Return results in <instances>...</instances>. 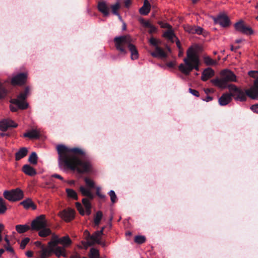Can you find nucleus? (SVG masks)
Segmentation results:
<instances>
[{"mask_svg": "<svg viewBox=\"0 0 258 258\" xmlns=\"http://www.w3.org/2000/svg\"><path fill=\"white\" fill-rule=\"evenodd\" d=\"M58 155V165L60 169L76 170L78 173H87L91 171L92 164L87 159H80L78 155H84V152L78 148H69L63 145L56 147Z\"/></svg>", "mask_w": 258, "mask_h": 258, "instance_id": "1", "label": "nucleus"}, {"mask_svg": "<svg viewBox=\"0 0 258 258\" xmlns=\"http://www.w3.org/2000/svg\"><path fill=\"white\" fill-rule=\"evenodd\" d=\"M184 63L178 66L179 70L185 75H188L194 70H199L200 60L195 48L189 47L186 52V57L183 59Z\"/></svg>", "mask_w": 258, "mask_h": 258, "instance_id": "2", "label": "nucleus"}, {"mask_svg": "<svg viewBox=\"0 0 258 258\" xmlns=\"http://www.w3.org/2000/svg\"><path fill=\"white\" fill-rule=\"evenodd\" d=\"M114 41L116 49L124 55L127 53L125 47L127 46L128 48L129 45L132 44V39L130 35L116 37L114 39Z\"/></svg>", "mask_w": 258, "mask_h": 258, "instance_id": "3", "label": "nucleus"}, {"mask_svg": "<svg viewBox=\"0 0 258 258\" xmlns=\"http://www.w3.org/2000/svg\"><path fill=\"white\" fill-rule=\"evenodd\" d=\"M228 88L230 92L231 93L232 97H233L236 100L240 101H245L247 96H248L247 94V91L249 89L246 90V91L244 92L243 90L237 88L234 85H229Z\"/></svg>", "mask_w": 258, "mask_h": 258, "instance_id": "4", "label": "nucleus"}, {"mask_svg": "<svg viewBox=\"0 0 258 258\" xmlns=\"http://www.w3.org/2000/svg\"><path fill=\"white\" fill-rule=\"evenodd\" d=\"M248 75L254 78L255 80L254 82V85L249 89L247 94L249 97L252 99L258 98V71H251L248 72Z\"/></svg>", "mask_w": 258, "mask_h": 258, "instance_id": "5", "label": "nucleus"}, {"mask_svg": "<svg viewBox=\"0 0 258 258\" xmlns=\"http://www.w3.org/2000/svg\"><path fill=\"white\" fill-rule=\"evenodd\" d=\"M4 196L9 201L15 202L23 199L24 194L22 190L19 188H16L10 191H5Z\"/></svg>", "mask_w": 258, "mask_h": 258, "instance_id": "6", "label": "nucleus"}, {"mask_svg": "<svg viewBox=\"0 0 258 258\" xmlns=\"http://www.w3.org/2000/svg\"><path fill=\"white\" fill-rule=\"evenodd\" d=\"M29 92V88H26L24 93H20L17 98L13 99L11 100V103L17 105L19 108L24 109L28 107V104L25 101V99L27 97V94Z\"/></svg>", "mask_w": 258, "mask_h": 258, "instance_id": "7", "label": "nucleus"}, {"mask_svg": "<svg viewBox=\"0 0 258 258\" xmlns=\"http://www.w3.org/2000/svg\"><path fill=\"white\" fill-rule=\"evenodd\" d=\"M47 226V221L44 215L37 217L31 222V229L38 231L42 228Z\"/></svg>", "mask_w": 258, "mask_h": 258, "instance_id": "8", "label": "nucleus"}, {"mask_svg": "<svg viewBox=\"0 0 258 258\" xmlns=\"http://www.w3.org/2000/svg\"><path fill=\"white\" fill-rule=\"evenodd\" d=\"M90 200H90L89 198H84L82 199L83 204L86 209L85 212L84 211L81 203L79 202L76 203V208L81 215H84L85 213L88 215L91 214V204L90 203Z\"/></svg>", "mask_w": 258, "mask_h": 258, "instance_id": "9", "label": "nucleus"}, {"mask_svg": "<svg viewBox=\"0 0 258 258\" xmlns=\"http://www.w3.org/2000/svg\"><path fill=\"white\" fill-rule=\"evenodd\" d=\"M101 231H97L94 232L93 234L91 235V239L88 242H86L85 246H91L95 243H97L102 245L103 246H105V243L104 242H102L101 240Z\"/></svg>", "mask_w": 258, "mask_h": 258, "instance_id": "10", "label": "nucleus"}, {"mask_svg": "<svg viewBox=\"0 0 258 258\" xmlns=\"http://www.w3.org/2000/svg\"><path fill=\"white\" fill-rule=\"evenodd\" d=\"M234 28L236 31L246 35H250L253 33L252 29L250 27L245 25L242 21L236 23Z\"/></svg>", "mask_w": 258, "mask_h": 258, "instance_id": "11", "label": "nucleus"}, {"mask_svg": "<svg viewBox=\"0 0 258 258\" xmlns=\"http://www.w3.org/2000/svg\"><path fill=\"white\" fill-rule=\"evenodd\" d=\"M59 216L64 221L69 222L74 218L75 211L72 209H64L59 213Z\"/></svg>", "mask_w": 258, "mask_h": 258, "instance_id": "12", "label": "nucleus"}, {"mask_svg": "<svg viewBox=\"0 0 258 258\" xmlns=\"http://www.w3.org/2000/svg\"><path fill=\"white\" fill-rule=\"evenodd\" d=\"M213 20L216 24H218L223 27L228 26L230 23L228 17L225 14H220L214 18Z\"/></svg>", "mask_w": 258, "mask_h": 258, "instance_id": "13", "label": "nucleus"}, {"mask_svg": "<svg viewBox=\"0 0 258 258\" xmlns=\"http://www.w3.org/2000/svg\"><path fill=\"white\" fill-rule=\"evenodd\" d=\"M18 124L10 119H5L0 121V130L6 131L9 127H16Z\"/></svg>", "mask_w": 258, "mask_h": 258, "instance_id": "14", "label": "nucleus"}, {"mask_svg": "<svg viewBox=\"0 0 258 258\" xmlns=\"http://www.w3.org/2000/svg\"><path fill=\"white\" fill-rule=\"evenodd\" d=\"M221 77L227 82L236 81V76L231 71L224 70L220 73Z\"/></svg>", "mask_w": 258, "mask_h": 258, "instance_id": "15", "label": "nucleus"}, {"mask_svg": "<svg viewBox=\"0 0 258 258\" xmlns=\"http://www.w3.org/2000/svg\"><path fill=\"white\" fill-rule=\"evenodd\" d=\"M139 22L143 27L149 29L148 32L152 34L157 32V28L152 24L149 20H145L143 18L139 19Z\"/></svg>", "mask_w": 258, "mask_h": 258, "instance_id": "16", "label": "nucleus"}, {"mask_svg": "<svg viewBox=\"0 0 258 258\" xmlns=\"http://www.w3.org/2000/svg\"><path fill=\"white\" fill-rule=\"evenodd\" d=\"M27 75L25 73H20L14 77L11 81L13 85H22L26 82Z\"/></svg>", "mask_w": 258, "mask_h": 258, "instance_id": "17", "label": "nucleus"}, {"mask_svg": "<svg viewBox=\"0 0 258 258\" xmlns=\"http://www.w3.org/2000/svg\"><path fill=\"white\" fill-rule=\"evenodd\" d=\"M232 94L230 93H224L219 98L218 102L220 105L224 106L228 104L232 100Z\"/></svg>", "mask_w": 258, "mask_h": 258, "instance_id": "18", "label": "nucleus"}, {"mask_svg": "<svg viewBox=\"0 0 258 258\" xmlns=\"http://www.w3.org/2000/svg\"><path fill=\"white\" fill-rule=\"evenodd\" d=\"M214 75V70L210 68H208L204 70L202 73L201 79L203 81H206L208 80L209 79L211 78Z\"/></svg>", "mask_w": 258, "mask_h": 258, "instance_id": "19", "label": "nucleus"}, {"mask_svg": "<svg viewBox=\"0 0 258 258\" xmlns=\"http://www.w3.org/2000/svg\"><path fill=\"white\" fill-rule=\"evenodd\" d=\"M98 9L104 16H108L109 14V8L105 2H101L98 3Z\"/></svg>", "mask_w": 258, "mask_h": 258, "instance_id": "20", "label": "nucleus"}, {"mask_svg": "<svg viewBox=\"0 0 258 258\" xmlns=\"http://www.w3.org/2000/svg\"><path fill=\"white\" fill-rule=\"evenodd\" d=\"M151 54L153 57L160 58H165L167 56V54L163 49L158 46L155 47V51L152 52Z\"/></svg>", "mask_w": 258, "mask_h": 258, "instance_id": "21", "label": "nucleus"}, {"mask_svg": "<svg viewBox=\"0 0 258 258\" xmlns=\"http://www.w3.org/2000/svg\"><path fill=\"white\" fill-rule=\"evenodd\" d=\"M211 82L220 88L224 89L227 87V83L221 77V78H216L211 80Z\"/></svg>", "mask_w": 258, "mask_h": 258, "instance_id": "22", "label": "nucleus"}, {"mask_svg": "<svg viewBox=\"0 0 258 258\" xmlns=\"http://www.w3.org/2000/svg\"><path fill=\"white\" fill-rule=\"evenodd\" d=\"M52 248L51 249V247H50L51 253H54L57 257H60V256H66L65 249L64 247L56 245Z\"/></svg>", "mask_w": 258, "mask_h": 258, "instance_id": "23", "label": "nucleus"}, {"mask_svg": "<svg viewBox=\"0 0 258 258\" xmlns=\"http://www.w3.org/2000/svg\"><path fill=\"white\" fill-rule=\"evenodd\" d=\"M151 5L148 0H144L143 6L140 9L139 12L141 15H147L150 11Z\"/></svg>", "mask_w": 258, "mask_h": 258, "instance_id": "24", "label": "nucleus"}, {"mask_svg": "<svg viewBox=\"0 0 258 258\" xmlns=\"http://www.w3.org/2000/svg\"><path fill=\"white\" fill-rule=\"evenodd\" d=\"M20 205H22L26 209H28L31 208L32 209L35 210L36 209V206L34 204L32 200L28 198L20 203Z\"/></svg>", "mask_w": 258, "mask_h": 258, "instance_id": "25", "label": "nucleus"}, {"mask_svg": "<svg viewBox=\"0 0 258 258\" xmlns=\"http://www.w3.org/2000/svg\"><path fill=\"white\" fill-rule=\"evenodd\" d=\"M163 37L168 39L171 42H174L176 38L172 29L167 30L163 34Z\"/></svg>", "mask_w": 258, "mask_h": 258, "instance_id": "26", "label": "nucleus"}, {"mask_svg": "<svg viewBox=\"0 0 258 258\" xmlns=\"http://www.w3.org/2000/svg\"><path fill=\"white\" fill-rule=\"evenodd\" d=\"M22 170L26 174L31 176H34L37 174L35 169L27 164L23 166Z\"/></svg>", "mask_w": 258, "mask_h": 258, "instance_id": "27", "label": "nucleus"}, {"mask_svg": "<svg viewBox=\"0 0 258 258\" xmlns=\"http://www.w3.org/2000/svg\"><path fill=\"white\" fill-rule=\"evenodd\" d=\"M80 190L84 196L87 197L86 198H89L90 200L93 199L94 196L92 194L90 188H86L83 186H81L80 187Z\"/></svg>", "mask_w": 258, "mask_h": 258, "instance_id": "28", "label": "nucleus"}, {"mask_svg": "<svg viewBox=\"0 0 258 258\" xmlns=\"http://www.w3.org/2000/svg\"><path fill=\"white\" fill-rule=\"evenodd\" d=\"M28 153V150L25 147L21 148L15 154L16 160L18 161L25 157Z\"/></svg>", "mask_w": 258, "mask_h": 258, "instance_id": "29", "label": "nucleus"}, {"mask_svg": "<svg viewBox=\"0 0 258 258\" xmlns=\"http://www.w3.org/2000/svg\"><path fill=\"white\" fill-rule=\"evenodd\" d=\"M128 49L131 52V59L133 60L137 59L139 57V53L136 47L133 44L130 45Z\"/></svg>", "mask_w": 258, "mask_h": 258, "instance_id": "30", "label": "nucleus"}, {"mask_svg": "<svg viewBox=\"0 0 258 258\" xmlns=\"http://www.w3.org/2000/svg\"><path fill=\"white\" fill-rule=\"evenodd\" d=\"M40 133L37 130H32L24 134V137L30 139H37L39 137Z\"/></svg>", "mask_w": 258, "mask_h": 258, "instance_id": "31", "label": "nucleus"}, {"mask_svg": "<svg viewBox=\"0 0 258 258\" xmlns=\"http://www.w3.org/2000/svg\"><path fill=\"white\" fill-rule=\"evenodd\" d=\"M59 239L60 238H59L57 235L54 233L52 234L51 239L48 243V247H51L52 249V247L57 245V244H59Z\"/></svg>", "mask_w": 258, "mask_h": 258, "instance_id": "32", "label": "nucleus"}, {"mask_svg": "<svg viewBox=\"0 0 258 258\" xmlns=\"http://www.w3.org/2000/svg\"><path fill=\"white\" fill-rule=\"evenodd\" d=\"M30 229H31V226L29 224H20L16 226V230L19 233H23Z\"/></svg>", "mask_w": 258, "mask_h": 258, "instance_id": "33", "label": "nucleus"}, {"mask_svg": "<svg viewBox=\"0 0 258 258\" xmlns=\"http://www.w3.org/2000/svg\"><path fill=\"white\" fill-rule=\"evenodd\" d=\"M38 231V235L42 237H47L52 234L51 230H50V229L47 228V227H45V228H42Z\"/></svg>", "mask_w": 258, "mask_h": 258, "instance_id": "34", "label": "nucleus"}, {"mask_svg": "<svg viewBox=\"0 0 258 258\" xmlns=\"http://www.w3.org/2000/svg\"><path fill=\"white\" fill-rule=\"evenodd\" d=\"M51 253V251L49 247H43L41 249V253L40 254L39 258H47Z\"/></svg>", "mask_w": 258, "mask_h": 258, "instance_id": "35", "label": "nucleus"}, {"mask_svg": "<svg viewBox=\"0 0 258 258\" xmlns=\"http://www.w3.org/2000/svg\"><path fill=\"white\" fill-rule=\"evenodd\" d=\"M59 244L63 245L64 247L68 246L72 243V240L68 235L60 238Z\"/></svg>", "mask_w": 258, "mask_h": 258, "instance_id": "36", "label": "nucleus"}, {"mask_svg": "<svg viewBox=\"0 0 258 258\" xmlns=\"http://www.w3.org/2000/svg\"><path fill=\"white\" fill-rule=\"evenodd\" d=\"M66 192L67 194V195L68 197L72 198L74 200H77L78 199V196L77 192L73 190V189L71 188H67L66 189Z\"/></svg>", "mask_w": 258, "mask_h": 258, "instance_id": "37", "label": "nucleus"}, {"mask_svg": "<svg viewBox=\"0 0 258 258\" xmlns=\"http://www.w3.org/2000/svg\"><path fill=\"white\" fill-rule=\"evenodd\" d=\"M110 8L111 9L112 13L114 15L117 16L119 17V18L120 19H121V17H120V15L119 14V13L117 12V11L118 10V9L120 8L119 3L118 2H117L114 5L111 6Z\"/></svg>", "mask_w": 258, "mask_h": 258, "instance_id": "38", "label": "nucleus"}, {"mask_svg": "<svg viewBox=\"0 0 258 258\" xmlns=\"http://www.w3.org/2000/svg\"><path fill=\"white\" fill-rule=\"evenodd\" d=\"M204 60L205 63L208 66H213L217 64L216 60H213L208 56H205L204 57Z\"/></svg>", "mask_w": 258, "mask_h": 258, "instance_id": "39", "label": "nucleus"}, {"mask_svg": "<svg viewBox=\"0 0 258 258\" xmlns=\"http://www.w3.org/2000/svg\"><path fill=\"white\" fill-rule=\"evenodd\" d=\"M189 33H196L197 34H201L203 29L200 27L194 26L192 27L189 30H187Z\"/></svg>", "mask_w": 258, "mask_h": 258, "instance_id": "40", "label": "nucleus"}, {"mask_svg": "<svg viewBox=\"0 0 258 258\" xmlns=\"http://www.w3.org/2000/svg\"><path fill=\"white\" fill-rule=\"evenodd\" d=\"M37 158L36 153L32 152L29 157L28 161L30 163L36 165L37 163Z\"/></svg>", "mask_w": 258, "mask_h": 258, "instance_id": "41", "label": "nucleus"}, {"mask_svg": "<svg viewBox=\"0 0 258 258\" xmlns=\"http://www.w3.org/2000/svg\"><path fill=\"white\" fill-rule=\"evenodd\" d=\"M102 217V213L100 211H98L94 218V223L96 225H98L100 223V220H101Z\"/></svg>", "mask_w": 258, "mask_h": 258, "instance_id": "42", "label": "nucleus"}, {"mask_svg": "<svg viewBox=\"0 0 258 258\" xmlns=\"http://www.w3.org/2000/svg\"><path fill=\"white\" fill-rule=\"evenodd\" d=\"M7 90L4 85L0 83V98H4L7 94Z\"/></svg>", "mask_w": 258, "mask_h": 258, "instance_id": "43", "label": "nucleus"}, {"mask_svg": "<svg viewBox=\"0 0 258 258\" xmlns=\"http://www.w3.org/2000/svg\"><path fill=\"white\" fill-rule=\"evenodd\" d=\"M7 209V208L5 205L3 199L0 197V214H4L5 213Z\"/></svg>", "mask_w": 258, "mask_h": 258, "instance_id": "44", "label": "nucleus"}, {"mask_svg": "<svg viewBox=\"0 0 258 258\" xmlns=\"http://www.w3.org/2000/svg\"><path fill=\"white\" fill-rule=\"evenodd\" d=\"M146 238L144 236L139 235L135 237V241L138 244H142L145 242Z\"/></svg>", "mask_w": 258, "mask_h": 258, "instance_id": "45", "label": "nucleus"}, {"mask_svg": "<svg viewBox=\"0 0 258 258\" xmlns=\"http://www.w3.org/2000/svg\"><path fill=\"white\" fill-rule=\"evenodd\" d=\"M99 251L95 248L90 249V258H98Z\"/></svg>", "mask_w": 258, "mask_h": 258, "instance_id": "46", "label": "nucleus"}, {"mask_svg": "<svg viewBox=\"0 0 258 258\" xmlns=\"http://www.w3.org/2000/svg\"><path fill=\"white\" fill-rule=\"evenodd\" d=\"M84 180L88 187L90 188L94 187V182L93 180L87 177L84 179Z\"/></svg>", "mask_w": 258, "mask_h": 258, "instance_id": "47", "label": "nucleus"}, {"mask_svg": "<svg viewBox=\"0 0 258 258\" xmlns=\"http://www.w3.org/2000/svg\"><path fill=\"white\" fill-rule=\"evenodd\" d=\"M109 195L110 197V200L112 203H114L117 200V197L115 195V192L111 190L109 192Z\"/></svg>", "mask_w": 258, "mask_h": 258, "instance_id": "48", "label": "nucleus"}, {"mask_svg": "<svg viewBox=\"0 0 258 258\" xmlns=\"http://www.w3.org/2000/svg\"><path fill=\"white\" fill-rule=\"evenodd\" d=\"M30 241V239L28 237H26V238H25L24 239H23L21 242V243H20V247L22 248V249H24L26 245L28 244V243Z\"/></svg>", "mask_w": 258, "mask_h": 258, "instance_id": "49", "label": "nucleus"}, {"mask_svg": "<svg viewBox=\"0 0 258 258\" xmlns=\"http://www.w3.org/2000/svg\"><path fill=\"white\" fill-rule=\"evenodd\" d=\"M160 27L162 28H167L168 30L172 29V26L167 23H164L161 21L158 22Z\"/></svg>", "mask_w": 258, "mask_h": 258, "instance_id": "50", "label": "nucleus"}, {"mask_svg": "<svg viewBox=\"0 0 258 258\" xmlns=\"http://www.w3.org/2000/svg\"><path fill=\"white\" fill-rule=\"evenodd\" d=\"M84 236L85 237V239L87 240V242H88L91 239V235L87 230H85L84 232Z\"/></svg>", "mask_w": 258, "mask_h": 258, "instance_id": "51", "label": "nucleus"}, {"mask_svg": "<svg viewBox=\"0 0 258 258\" xmlns=\"http://www.w3.org/2000/svg\"><path fill=\"white\" fill-rule=\"evenodd\" d=\"M149 42L150 43V44L151 45H153L154 46H155L156 47V46H157V44H158V41L157 40L154 38V37H151L150 39V40H149Z\"/></svg>", "mask_w": 258, "mask_h": 258, "instance_id": "52", "label": "nucleus"}, {"mask_svg": "<svg viewBox=\"0 0 258 258\" xmlns=\"http://www.w3.org/2000/svg\"><path fill=\"white\" fill-rule=\"evenodd\" d=\"M189 92L195 96L199 97L200 95L199 92L196 90L189 88Z\"/></svg>", "mask_w": 258, "mask_h": 258, "instance_id": "53", "label": "nucleus"}, {"mask_svg": "<svg viewBox=\"0 0 258 258\" xmlns=\"http://www.w3.org/2000/svg\"><path fill=\"white\" fill-rule=\"evenodd\" d=\"M5 248L7 251H8L12 253H14V250L13 248L10 246V244L5 245Z\"/></svg>", "mask_w": 258, "mask_h": 258, "instance_id": "54", "label": "nucleus"}, {"mask_svg": "<svg viewBox=\"0 0 258 258\" xmlns=\"http://www.w3.org/2000/svg\"><path fill=\"white\" fill-rule=\"evenodd\" d=\"M100 187H97L96 188V195L99 197H100V198L101 199H104L105 198V196L104 195H102L101 194V192H100Z\"/></svg>", "mask_w": 258, "mask_h": 258, "instance_id": "55", "label": "nucleus"}, {"mask_svg": "<svg viewBox=\"0 0 258 258\" xmlns=\"http://www.w3.org/2000/svg\"><path fill=\"white\" fill-rule=\"evenodd\" d=\"M250 109L254 112L258 113V104L252 105L250 107Z\"/></svg>", "mask_w": 258, "mask_h": 258, "instance_id": "56", "label": "nucleus"}, {"mask_svg": "<svg viewBox=\"0 0 258 258\" xmlns=\"http://www.w3.org/2000/svg\"><path fill=\"white\" fill-rule=\"evenodd\" d=\"M51 177L58 178L62 181H64L63 178L59 174H54L51 175Z\"/></svg>", "mask_w": 258, "mask_h": 258, "instance_id": "57", "label": "nucleus"}, {"mask_svg": "<svg viewBox=\"0 0 258 258\" xmlns=\"http://www.w3.org/2000/svg\"><path fill=\"white\" fill-rule=\"evenodd\" d=\"M35 245L37 246L41 247L42 249L43 247H45L43 245H42V243L39 241H37L34 242Z\"/></svg>", "mask_w": 258, "mask_h": 258, "instance_id": "58", "label": "nucleus"}, {"mask_svg": "<svg viewBox=\"0 0 258 258\" xmlns=\"http://www.w3.org/2000/svg\"><path fill=\"white\" fill-rule=\"evenodd\" d=\"M175 40L176 41V44L177 47L179 49H181V46L180 42L179 40L177 38H176L175 39Z\"/></svg>", "mask_w": 258, "mask_h": 258, "instance_id": "59", "label": "nucleus"}, {"mask_svg": "<svg viewBox=\"0 0 258 258\" xmlns=\"http://www.w3.org/2000/svg\"><path fill=\"white\" fill-rule=\"evenodd\" d=\"M18 108H19V107L17 105L16 107L12 105H10V109L13 112L16 111L17 110V109H18Z\"/></svg>", "mask_w": 258, "mask_h": 258, "instance_id": "60", "label": "nucleus"}, {"mask_svg": "<svg viewBox=\"0 0 258 258\" xmlns=\"http://www.w3.org/2000/svg\"><path fill=\"white\" fill-rule=\"evenodd\" d=\"M131 1L132 0H125L124 1V5L126 8L130 6V5L131 4Z\"/></svg>", "mask_w": 258, "mask_h": 258, "instance_id": "61", "label": "nucleus"}, {"mask_svg": "<svg viewBox=\"0 0 258 258\" xmlns=\"http://www.w3.org/2000/svg\"><path fill=\"white\" fill-rule=\"evenodd\" d=\"M175 65V63L173 61H170L167 63V66L169 68H173Z\"/></svg>", "mask_w": 258, "mask_h": 258, "instance_id": "62", "label": "nucleus"}, {"mask_svg": "<svg viewBox=\"0 0 258 258\" xmlns=\"http://www.w3.org/2000/svg\"><path fill=\"white\" fill-rule=\"evenodd\" d=\"M213 98L212 97H210V96H207V97L206 98V99H204V100L206 102H209L211 100H212Z\"/></svg>", "mask_w": 258, "mask_h": 258, "instance_id": "63", "label": "nucleus"}, {"mask_svg": "<svg viewBox=\"0 0 258 258\" xmlns=\"http://www.w3.org/2000/svg\"><path fill=\"white\" fill-rule=\"evenodd\" d=\"M26 254L28 257H31L33 255V252L31 251H28L26 253Z\"/></svg>", "mask_w": 258, "mask_h": 258, "instance_id": "64", "label": "nucleus"}]
</instances>
